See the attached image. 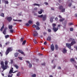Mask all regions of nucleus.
<instances>
[{"label":"nucleus","instance_id":"a18cd8bd","mask_svg":"<svg viewBox=\"0 0 77 77\" xmlns=\"http://www.w3.org/2000/svg\"><path fill=\"white\" fill-rule=\"evenodd\" d=\"M36 30H39L40 29V28H39L38 26H37L36 28Z\"/></svg>","mask_w":77,"mask_h":77},{"label":"nucleus","instance_id":"338daca9","mask_svg":"<svg viewBox=\"0 0 77 77\" xmlns=\"http://www.w3.org/2000/svg\"><path fill=\"white\" fill-rule=\"evenodd\" d=\"M2 76H4L5 75L3 73H2Z\"/></svg>","mask_w":77,"mask_h":77},{"label":"nucleus","instance_id":"58836bf2","mask_svg":"<svg viewBox=\"0 0 77 77\" xmlns=\"http://www.w3.org/2000/svg\"><path fill=\"white\" fill-rule=\"evenodd\" d=\"M71 25H73V23H69V26H71Z\"/></svg>","mask_w":77,"mask_h":77},{"label":"nucleus","instance_id":"774afa93","mask_svg":"<svg viewBox=\"0 0 77 77\" xmlns=\"http://www.w3.org/2000/svg\"><path fill=\"white\" fill-rule=\"evenodd\" d=\"M8 77H12V76H11L10 75H8Z\"/></svg>","mask_w":77,"mask_h":77},{"label":"nucleus","instance_id":"72a5a7b5","mask_svg":"<svg viewBox=\"0 0 77 77\" xmlns=\"http://www.w3.org/2000/svg\"><path fill=\"white\" fill-rule=\"evenodd\" d=\"M1 17H5V15L4 14L2 13L1 14Z\"/></svg>","mask_w":77,"mask_h":77},{"label":"nucleus","instance_id":"c85d7f7f","mask_svg":"<svg viewBox=\"0 0 77 77\" xmlns=\"http://www.w3.org/2000/svg\"><path fill=\"white\" fill-rule=\"evenodd\" d=\"M18 53H16L14 54V56L15 57H17V56H18Z\"/></svg>","mask_w":77,"mask_h":77},{"label":"nucleus","instance_id":"a19ab883","mask_svg":"<svg viewBox=\"0 0 77 77\" xmlns=\"http://www.w3.org/2000/svg\"><path fill=\"white\" fill-rule=\"evenodd\" d=\"M14 66L15 67H16V69H18L19 68L18 66L17 65H14Z\"/></svg>","mask_w":77,"mask_h":77},{"label":"nucleus","instance_id":"dca6fc26","mask_svg":"<svg viewBox=\"0 0 77 77\" xmlns=\"http://www.w3.org/2000/svg\"><path fill=\"white\" fill-rule=\"evenodd\" d=\"M70 61L72 62H74L75 63H76V61H75V60H74V58H71L70 60Z\"/></svg>","mask_w":77,"mask_h":77},{"label":"nucleus","instance_id":"bf43d9fd","mask_svg":"<svg viewBox=\"0 0 77 77\" xmlns=\"http://www.w3.org/2000/svg\"><path fill=\"white\" fill-rule=\"evenodd\" d=\"M0 54H1V56H3V54L2 53V52H0Z\"/></svg>","mask_w":77,"mask_h":77},{"label":"nucleus","instance_id":"052dcab7","mask_svg":"<svg viewBox=\"0 0 77 77\" xmlns=\"http://www.w3.org/2000/svg\"><path fill=\"white\" fill-rule=\"evenodd\" d=\"M59 17L60 18H62V16L60 15L59 16Z\"/></svg>","mask_w":77,"mask_h":77},{"label":"nucleus","instance_id":"8fccbe9b","mask_svg":"<svg viewBox=\"0 0 77 77\" xmlns=\"http://www.w3.org/2000/svg\"><path fill=\"white\" fill-rule=\"evenodd\" d=\"M10 33H13L14 32V31L12 29H11L10 30Z\"/></svg>","mask_w":77,"mask_h":77},{"label":"nucleus","instance_id":"0e129e2a","mask_svg":"<svg viewBox=\"0 0 77 77\" xmlns=\"http://www.w3.org/2000/svg\"><path fill=\"white\" fill-rule=\"evenodd\" d=\"M36 62H38V61H39V59H36Z\"/></svg>","mask_w":77,"mask_h":77},{"label":"nucleus","instance_id":"c9c22d12","mask_svg":"<svg viewBox=\"0 0 77 77\" xmlns=\"http://www.w3.org/2000/svg\"><path fill=\"white\" fill-rule=\"evenodd\" d=\"M36 76V75L35 74H34L32 75V77H35Z\"/></svg>","mask_w":77,"mask_h":77},{"label":"nucleus","instance_id":"4be33fe9","mask_svg":"<svg viewBox=\"0 0 77 77\" xmlns=\"http://www.w3.org/2000/svg\"><path fill=\"white\" fill-rule=\"evenodd\" d=\"M33 41L35 43V44H37L38 43V42H37V40H36V39H33Z\"/></svg>","mask_w":77,"mask_h":77},{"label":"nucleus","instance_id":"37998d69","mask_svg":"<svg viewBox=\"0 0 77 77\" xmlns=\"http://www.w3.org/2000/svg\"><path fill=\"white\" fill-rule=\"evenodd\" d=\"M71 5H72V4L71 3H69L68 5V6L69 7H71Z\"/></svg>","mask_w":77,"mask_h":77},{"label":"nucleus","instance_id":"7ed1b4c3","mask_svg":"<svg viewBox=\"0 0 77 77\" xmlns=\"http://www.w3.org/2000/svg\"><path fill=\"white\" fill-rule=\"evenodd\" d=\"M32 35L33 36L35 37L36 36H38V32H36V30H35L33 32Z\"/></svg>","mask_w":77,"mask_h":77},{"label":"nucleus","instance_id":"4c0bfd02","mask_svg":"<svg viewBox=\"0 0 77 77\" xmlns=\"http://www.w3.org/2000/svg\"><path fill=\"white\" fill-rule=\"evenodd\" d=\"M24 40V38H21L20 39V41L21 42H23Z\"/></svg>","mask_w":77,"mask_h":77},{"label":"nucleus","instance_id":"5fc2aeb1","mask_svg":"<svg viewBox=\"0 0 77 77\" xmlns=\"http://www.w3.org/2000/svg\"><path fill=\"white\" fill-rule=\"evenodd\" d=\"M45 4L46 5H48V3L46 2H45Z\"/></svg>","mask_w":77,"mask_h":77},{"label":"nucleus","instance_id":"c03bdc74","mask_svg":"<svg viewBox=\"0 0 77 77\" xmlns=\"http://www.w3.org/2000/svg\"><path fill=\"white\" fill-rule=\"evenodd\" d=\"M36 24L38 26H39V22H37L36 23Z\"/></svg>","mask_w":77,"mask_h":77},{"label":"nucleus","instance_id":"9b49d317","mask_svg":"<svg viewBox=\"0 0 77 77\" xmlns=\"http://www.w3.org/2000/svg\"><path fill=\"white\" fill-rule=\"evenodd\" d=\"M18 51L20 53H21L22 54H23V55H24V53L23 52V51L21 50H18Z\"/></svg>","mask_w":77,"mask_h":77},{"label":"nucleus","instance_id":"c756f323","mask_svg":"<svg viewBox=\"0 0 77 77\" xmlns=\"http://www.w3.org/2000/svg\"><path fill=\"white\" fill-rule=\"evenodd\" d=\"M65 11V8H63L61 9V12H64Z\"/></svg>","mask_w":77,"mask_h":77},{"label":"nucleus","instance_id":"6e6552de","mask_svg":"<svg viewBox=\"0 0 77 77\" xmlns=\"http://www.w3.org/2000/svg\"><path fill=\"white\" fill-rule=\"evenodd\" d=\"M5 69H7V68H8V61H5Z\"/></svg>","mask_w":77,"mask_h":77},{"label":"nucleus","instance_id":"bb28decb","mask_svg":"<svg viewBox=\"0 0 77 77\" xmlns=\"http://www.w3.org/2000/svg\"><path fill=\"white\" fill-rule=\"evenodd\" d=\"M33 6H37L39 7V4H38L35 3L33 4Z\"/></svg>","mask_w":77,"mask_h":77},{"label":"nucleus","instance_id":"f257e3e1","mask_svg":"<svg viewBox=\"0 0 77 77\" xmlns=\"http://www.w3.org/2000/svg\"><path fill=\"white\" fill-rule=\"evenodd\" d=\"M11 51H12V49L11 48H8L5 52V54L7 55H8L9 53V52Z\"/></svg>","mask_w":77,"mask_h":77},{"label":"nucleus","instance_id":"e433bc0d","mask_svg":"<svg viewBox=\"0 0 77 77\" xmlns=\"http://www.w3.org/2000/svg\"><path fill=\"white\" fill-rule=\"evenodd\" d=\"M37 26L35 25L34 24L32 25V27H33V28H35V27H37Z\"/></svg>","mask_w":77,"mask_h":77},{"label":"nucleus","instance_id":"393cba45","mask_svg":"<svg viewBox=\"0 0 77 77\" xmlns=\"http://www.w3.org/2000/svg\"><path fill=\"white\" fill-rule=\"evenodd\" d=\"M8 27L9 29H12V27H13V26L12 25H9Z\"/></svg>","mask_w":77,"mask_h":77},{"label":"nucleus","instance_id":"ea45409f","mask_svg":"<svg viewBox=\"0 0 77 77\" xmlns=\"http://www.w3.org/2000/svg\"><path fill=\"white\" fill-rule=\"evenodd\" d=\"M28 23L29 24H32V21L31 20H29L28 21Z\"/></svg>","mask_w":77,"mask_h":77},{"label":"nucleus","instance_id":"20e7f679","mask_svg":"<svg viewBox=\"0 0 77 77\" xmlns=\"http://www.w3.org/2000/svg\"><path fill=\"white\" fill-rule=\"evenodd\" d=\"M66 45L67 47L69 48V49H71V46H72L71 44L66 43Z\"/></svg>","mask_w":77,"mask_h":77},{"label":"nucleus","instance_id":"4468645a","mask_svg":"<svg viewBox=\"0 0 77 77\" xmlns=\"http://www.w3.org/2000/svg\"><path fill=\"white\" fill-rule=\"evenodd\" d=\"M44 12V10L41 9L40 10V11H38V14H41L42 13V12Z\"/></svg>","mask_w":77,"mask_h":77},{"label":"nucleus","instance_id":"49530a36","mask_svg":"<svg viewBox=\"0 0 77 77\" xmlns=\"http://www.w3.org/2000/svg\"><path fill=\"white\" fill-rule=\"evenodd\" d=\"M20 72H19L17 74V77H19L20 75Z\"/></svg>","mask_w":77,"mask_h":77},{"label":"nucleus","instance_id":"864d4df0","mask_svg":"<svg viewBox=\"0 0 77 77\" xmlns=\"http://www.w3.org/2000/svg\"><path fill=\"white\" fill-rule=\"evenodd\" d=\"M55 20H56V21H58V18H57V17H56L55 18Z\"/></svg>","mask_w":77,"mask_h":77},{"label":"nucleus","instance_id":"1a4fd4ad","mask_svg":"<svg viewBox=\"0 0 77 77\" xmlns=\"http://www.w3.org/2000/svg\"><path fill=\"white\" fill-rule=\"evenodd\" d=\"M62 51L63 54H65V53H66L67 52V50H66V49H65V48H64L63 50Z\"/></svg>","mask_w":77,"mask_h":77},{"label":"nucleus","instance_id":"0eeeda50","mask_svg":"<svg viewBox=\"0 0 77 77\" xmlns=\"http://www.w3.org/2000/svg\"><path fill=\"white\" fill-rule=\"evenodd\" d=\"M7 20L8 21H9V22H11V20H12V18L11 17H8L7 18Z\"/></svg>","mask_w":77,"mask_h":77},{"label":"nucleus","instance_id":"aec40b11","mask_svg":"<svg viewBox=\"0 0 77 77\" xmlns=\"http://www.w3.org/2000/svg\"><path fill=\"white\" fill-rule=\"evenodd\" d=\"M63 8V7L62 5H60L59 7V9L60 10H62Z\"/></svg>","mask_w":77,"mask_h":77},{"label":"nucleus","instance_id":"6e6d98bb","mask_svg":"<svg viewBox=\"0 0 77 77\" xmlns=\"http://www.w3.org/2000/svg\"><path fill=\"white\" fill-rule=\"evenodd\" d=\"M44 45H47V42H45L44 43Z\"/></svg>","mask_w":77,"mask_h":77},{"label":"nucleus","instance_id":"79ce46f5","mask_svg":"<svg viewBox=\"0 0 77 77\" xmlns=\"http://www.w3.org/2000/svg\"><path fill=\"white\" fill-rule=\"evenodd\" d=\"M32 66V65L31 63H29V68H31Z\"/></svg>","mask_w":77,"mask_h":77},{"label":"nucleus","instance_id":"2eb2a0df","mask_svg":"<svg viewBox=\"0 0 77 77\" xmlns=\"http://www.w3.org/2000/svg\"><path fill=\"white\" fill-rule=\"evenodd\" d=\"M75 43H76L75 41V40H74L71 42V43H70V44L72 46V45H73L74 44H75Z\"/></svg>","mask_w":77,"mask_h":77},{"label":"nucleus","instance_id":"cd10ccee","mask_svg":"<svg viewBox=\"0 0 77 77\" xmlns=\"http://www.w3.org/2000/svg\"><path fill=\"white\" fill-rule=\"evenodd\" d=\"M64 20H65V19L63 18L62 19H60L59 20V21L60 22H62V21H64Z\"/></svg>","mask_w":77,"mask_h":77},{"label":"nucleus","instance_id":"13d9d810","mask_svg":"<svg viewBox=\"0 0 77 77\" xmlns=\"http://www.w3.org/2000/svg\"><path fill=\"white\" fill-rule=\"evenodd\" d=\"M26 25L27 26H29V24L28 23H26Z\"/></svg>","mask_w":77,"mask_h":77},{"label":"nucleus","instance_id":"473e14b6","mask_svg":"<svg viewBox=\"0 0 77 77\" xmlns=\"http://www.w3.org/2000/svg\"><path fill=\"white\" fill-rule=\"evenodd\" d=\"M74 30V29L72 28H70V30L71 32H72Z\"/></svg>","mask_w":77,"mask_h":77},{"label":"nucleus","instance_id":"b1692460","mask_svg":"<svg viewBox=\"0 0 77 77\" xmlns=\"http://www.w3.org/2000/svg\"><path fill=\"white\" fill-rule=\"evenodd\" d=\"M43 17V14H42L38 16V18H42Z\"/></svg>","mask_w":77,"mask_h":77},{"label":"nucleus","instance_id":"09e8293b","mask_svg":"<svg viewBox=\"0 0 77 77\" xmlns=\"http://www.w3.org/2000/svg\"><path fill=\"white\" fill-rule=\"evenodd\" d=\"M48 32H51V30L50 29H48Z\"/></svg>","mask_w":77,"mask_h":77},{"label":"nucleus","instance_id":"de8ad7c7","mask_svg":"<svg viewBox=\"0 0 77 77\" xmlns=\"http://www.w3.org/2000/svg\"><path fill=\"white\" fill-rule=\"evenodd\" d=\"M18 58H19V59H20V60H22V59H23V57H18Z\"/></svg>","mask_w":77,"mask_h":77},{"label":"nucleus","instance_id":"2f4dec72","mask_svg":"<svg viewBox=\"0 0 77 77\" xmlns=\"http://www.w3.org/2000/svg\"><path fill=\"white\" fill-rule=\"evenodd\" d=\"M50 22L51 23H53V18H51L50 19Z\"/></svg>","mask_w":77,"mask_h":77},{"label":"nucleus","instance_id":"69168bd1","mask_svg":"<svg viewBox=\"0 0 77 77\" xmlns=\"http://www.w3.org/2000/svg\"><path fill=\"white\" fill-rule=\"evenodd\" d=\"M64 29H65L66 28V25H65V26H63Z\"/></svg>","mask_w":77,"mask_h":77},{"label":"nucleus","instance_id":"7c9ffc66","mask_svg":"<svg viewBox=\"0 0 77 77\" xmlns=\"http://www.w3.org/2000/svg\"><path fill=\"white\" fill-rule=\"evenodd\" d=\"M5 37L6 38V39H7V38H9V35H5Z\"/></svg>","mask_w":77,"mask_h":77},{"label":"nucleus","instance_id":"ddd939ff","mask_svg":"<svg viewBox=\"0 0 77 77\" xmlns=\"http://www.w3.org/2000/svg\"><path fill=\"white\" fill-rule=\"evenodd\" d=\"M18 71H16L14 72H13V70L12 69H11L9 71L10 74H11V73H15L16 72H17Z\"/></svg>","mask_w":77,"mask_h":77},{"label":"nucleus","instance_id":"f704fd0d","mask_svg":"<svg viewBox=\"0 0 77 77\" xmlns=\"http://www.w3.org/2000/svg\"><path fill=\"white\" fill-rule=\"evenodd\" d=\"M4 2H5V4H8L9 3V2H8V1H5Z\"/></svg>","mask_w":77,"mask_h":77},{"label":"nucleus","instance_id":"f8f14e48","mask_svg":"<svg viewBox=\"0 0 77 77\" xmlns=\"http://www.w3.org/2000/svg\"><path fill=\"white\" fill-rule=\"evenodd\" d=\"M53 29L54 32H56L58 30V28H56V27H55L53 28Z\"/></svg>","mask_w":77,"mask_h":77},{"label":"nucleus","instance_id":"6ab92c4d","mask_svg":"<svg viewBox=\"0 0 77 77\" xmlns=\"http://www.w3.org/2000/svg\"><path fill=\"white\" fill-rule=\"evenodd\" d=\"M74 41V39L72 38H70L69 40H68L69 42H70V41Z\"/></svg>","mask_w":77,"mask_h":77},{"label":"nucleus","instance_id":"a211bd4d","mask_svg":"<svg viewBox=\"0 0 77 77\" xmlns=\"http://www.w3.org/2000/svg\"><path fill=\"white\" fill-rule=\"evenodd\" d=\"M51 37L50 36H48L47 38V41H51Z\"/></svg>","mask_w":77,"mask_h":77},{"label":"nucleus","instance_id":"423d86ee","mask_svg":"<svg viewBox=\"0 0 77 77\" xmlns=\"http://www.w3.org/2000/svg\"><path fill=\"white\" fill-rule=\"evenodd\" d=\"M51 48L52 51L54 50V46L53 44H52L51 46Z\"/></svg>","mask_w":77,"mask_h":77},{"label":"nucleus","instance_id":"5701e85b","mask_svg":"<svg viewBox=\"0 0 77 77\" xmlns=\"http://www.w3.org/2000/svg\"><path fill=\"white\" fill-rule=\"evenodd\" d=\"M52 26L53 27V28H54V27H56V24L55 23H53L52 24Z\"/></svg>","mask_w":77,"mask_h":77},{"label":"nucleus","instance_id":"603ef678","mask_svg":"<svg viewBox=\"0 0 77 77\" xmlns=\"http://www.w3.org/2000/svg\"><path fill=\"white\" fill-rule=\"evenodd\" d=\"M38 56H42L43 54H40V53H39L38 54Z\"/></svg>","mask_w":77,"mask_h":77},{"label":"nucleus","instance_id":"3c124183","mask_svg":"<svg viewBox=\"0 0 77 77\" xmlns=\"http://www.w3.org/2000/svg\"><path fill=\"white\" fill-rule=\"evenodd\" d=\"M9 44V42H7L5 43V45H7Z\"/></svg>","mask_w":77,"mask_h":77},{"label":"nucleus","instance_id":"4d7b16f0","mask_svg":"<svg viewBox=\"0 0 77 77\" xmlns=\"http://www.w3.org/2000/svg\"><path fill=\"white\" fill-rule=\"evenodd\" d=\"M26 62L27 63H29V64H30V62L29 61H26Z\"/></svg>","mask_w":77,"mask_h":77},{"label":"nucleus","instance_id":"9d476101","mask_svg":"<svg viewBox=\"0 0 77 77\" xmlns=\"http://www.w3.org/2000/svg\"><path fill=\"white\" fill-rule=\"evenodd\" d=\"M7 29V27H5V28L4 31L3 32V34H4V35H6V29Z\"/></svg>","mask_w":77,"mask_h":77},{"label":"nucleus","instance_id":"a878e982","mask_svg":"<svg viewBox=\"0 0 77 77\" xmlns=\"http://www.w3.org/2000/svg\"><path fill=\"white\" fill-rule=\"evenodd\" d=\"M26 40H24L22 43V45H25V44H26Z\"/></svg>","mask_w":77,"mask_h":77},{"label":"nucleus","instance_id":"e2e57ef3","mask_svg":"<svg viewBox=\"0 0 77 77\" xmlns=\"http://www.w3.org/2000/svg\"><path fill=\"white\" fill-rule=\"evenodd\" d=\"M58 69H61V68L60 67H58Z\"/></svg>","mask_w":77,"mask_h":77},{"label":"nucleus","instance_id":"f3484780","mask_svg":"<svg viewBox=\"0 0 77 77\" xmlns=\"http://www.w3.org/2000/svg\"><path fill=\"white\" fill-rule=\"evenodd\" d=\"M4 27H5V26L4 25V24L3 23V26L0 29V30H1V32H2V31H3V29H4Z\"/></svg>","mask_w":77,"mask_h":77},{"label":"nucleus","instance_id":"f03ea898","mask_svg":"<svg viewBox=\"0 0 77 77\" xmlns=\"http://www.w3.org/2000/svg\"><path fill=\"white\" fill-rule=\"evenodd\" d=\"M1 68H2V69H3V70H5L6 69L5 67V65L4 64V62L3 61H2L1 62Z\"/></svg>","mask_w":77,"mask_h":77},{"label":"nucleus","instance_id":"412c9836","mask_svg":"<svg viewBox=\"0 0 77 77\" xmlns=\"http://www.w3.org/2000/svg\"><path fill=\"white\" fill-rule=\"evenodd\" d=\"M55 48L56 50H58V45H55Z\"/></svg>","mask_w":77,"mask_h":77},{"label":"nucleus","instance_id":"680f3d73","mask_svg":"<svg viewBox=\"0 0 77 77\" xmlns=\"http://www.w3.org/2000/svg\"><path fill=\"white\" fill-rule=\"evenodd\" d=\"M42 65L43 66H45V63H44L42 64Z\"/></svg>","mask_w":77,"mask_h":77},{"label":"nucleus","instance_id":"39448f33","mask_svg":"<svg viewBox=\"0 0 77 77\" xmlns=\"http://www.w3.org/2000/svg\"><path fill=\"white\" fill-rule=\"evenodd\" d=\"M42 20L43 21H45V20H46V19H47V15L45 14L44 15H43V16L42 17Z\"/></svg>","mask_w":77,"mask_h":77}]
</instances>
